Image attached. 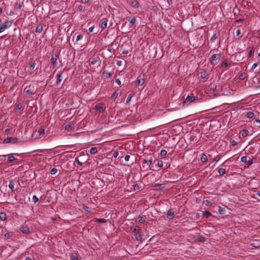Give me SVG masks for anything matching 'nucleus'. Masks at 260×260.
<instances>
[{"instance_id": "nucleus-1", "label": "nucleus", "mask_w": 260, "mask_h": 260, "mask_svg": "<svg viewBox=\"0 0 260 260\" xmlns=\"http://www.w3.org/2000/svg\"><path fill=\"white\" fill-rule=\"evenodd\" d=\"M36 89L35 86L32 85L27 86L24 89V92L25 93L27 96H30L33 93L36 92Z\"/></svg>"}, {"instance_id": "nucleus-2", "label": "nucleus", "mask_w": 260, "mask_h": 260, "mask_svg": "<svg viewBox=\"0 0 260 260\" xmlns=\"http://www.w3.org/2000/svg\"><path fill=\"white\" fill-rule=\"evenodd\" d=\"M221 57L220 54H213L210 58V63L213 66L216 65L219 62Z\"/></svg>"}, {"instance_id": "nucleus-3", "label": "nucleus", "mask_w": 260, "mask_h": 260, "mask_svg": "<svg viewBox=\"0 0 260 260\" xmlns=\"http://www.w3.org/2000/svg\"><path fill=\"white\" fill-rule=\"evenodd\" d=\"M141 229L140 227L136 226L133 230V232L135 234L136 239L139 241L142 239V236L141 235Z\"/></svg>"}, {"instance_id": "nucleus-4", "label": "nucleus", "mask_w": 260, "mask_h": 260, "mask_svg": "<svg viewBox=\"0 0 260 260\" xmlns=\"http://www.w3.org/2000/svg\"><path fill=\"white\" fill-rule=\"evenodd\" d=\"M18 142L17 138L8 137L4 140V143L5 144H15Z\"/></svg>"}, {"instance_id": "nucleus-5", "label": "nucleus", "mask_w": 260, "mask_h": 260, "mask_svg": "<svg viewBox=\"0 0 260 260\" xmlns=\"http://www.w3.org/2000/svg\"><path fill=\"white\" fill-rule=\"evenodd\" d=\"M196 100L195 96L193 95H188L186 98L185 100L183 102V105H189L192 103Z\"/></svg>"}, {"instance_id": "nucleus-6", "label": "nucleus", "mask_w": 260, "mask_h": 260, "mask_svg": "<svg viewBox=\"0 0 260 260\" xmlns=\"http://www.w3.org/2000/svg\"><path fill=\"white\" fill-rule=\"evenodd\" d=\"M143 161L150 167L152 163V157L150 155H147L143 159Z\"/></svg>"}, {"instance_id": "nucleus-7", "label": "nucleus", "mask_w": 260, "mask_h": 260, "mask_svg": "<svg viewBox=\"0 0 260 260\" xmlns=\"http://www.w3.org/2000/svg\"><path fill=\"white\" fill-rule=\"evenodd\" d=\"M95 109L99 112H102L105 110V107L104 104L100 103L95 106Z\"/></svg>"}, {"instance_id": "nucleus-8", "label": "nucleus", "mask_w": 260, "mask_h": 260, "mask_svg": "<svg viewBox=\"0 0 260 260\" xmlns=\"http://www.w3.org/2000/svg\"><path fill=\"white\" fill-rule=\"evenodd\" d=\"M13 22V20L7 19L5 20V21L4 22V24H2V25L5 29H7L12 25Z\"/></svg>"}, {"instance_id": "nucleus-9", "label": "nucleus", "mask_w": 260, "mask_h": 260, "mask_svg": "<svg viewBox=\"0 0 260 260\" xmlns=\"http://www.w3.org/2000/svg\"><path fill=\"white\" fill-rule=\"evenodd\" d=\"M108 19L107 18H103L101 20V27L102 29H104L107 26Z\"/></svg>"}, {"instance_id": "nucleus-10", "label": "nucleus", "mask_w": 260, "mask_h": 260, "mask_svg": "<svg viewBox=\"0 0 260 260\" xmlns=\"http://www.w3.org/2000/svg\"><path fill=\"white\" fill-rule=\"evenodd\" d=\"M20 231L25 234H29L30 232L29 228L27 225H23L20 227Z\"/></svg>"}, {"instance_id": "nucleus-11", "label": "nucleus", "mask_w": 260, "mask_h": 260, "mask_svg": "<svg viewBox=\"0 0 260 260\" xmlns=\"http://www.w3.org/2000/svg\"><path fill=\"white\" fill-rule=\"evenodd\" d=\"M50 61L53 67H55L57 65V56L56 55H52Z\"/></svg>"}, {"instance_id": "nucleus-12", "label": "nucleus", "mask_w": 260, "mask_h": 260, "mask_svg": "<svg viewBox=\"0 0 260 260\" xmlns=\"http://www.w3.org/2000/svg\"><path fill=\"white\" fill-rule=\"evenodd\" d=\"M144 79L139 77L136 81V86H141L144 83Z\"/></svg>"}, {"instance_id": "nucleus-13", "label": "nucleus", "mask_w": 260, "mask_h": 260, "mask_svg": "<svg viewBox=\"0 0 260 260\" xmlns=\"http://www.w3.org/2000/svg\"><path fill=\"white\" fill-rule=\"evenodd\" d=\"M62 73L63 72L62 71H60L56 75V83L57 84H58L59 83H60L62 81Z\"/></svg>"}, {"instance_id": "nucleus-14", "label": "nucleus", "mask_w": 260, "mask_h": 260, "mask_svg": "<svg viewBox=\"0 0 260 260\" xmlns=\"http://www.w3.org/2000/svg\"><path fill=\"white\" fill-rule=\"evenodd\" d=\"M174 217V212L172 210H169L167 212V218L170 219Z\"/></svg>"}, {"instance_id": "nucleus-15", "label": "nucleus", "mask_w": 260, "mask_h": 260, "mask_svg": "<svg viewBox=\"0 0 260 260\" xmlns=\"http://www.w3.org/2000/svg\"><path fill=\"white\" fill-rule=\"evenodd\" d=\"M43 30V26L41 24L37 25L36 29V31L38 33H41Z\"/></svg>"}, {"instance_id": "nucleus-16", "label": "nucleus", "mask_w": 260, "mask_h": 260, "mask_svg": "<svg viewBox=\"0 0 260 260\" xmlns=\"http://www.w3.org/2000/svg\"><path fill=\"white\" fill-rule=\"evenodd\" d=\"M103 76L106 78H108L111 76V73H110L107 71H105L103 72Z\"/></svg>"}, {"instance_id": "nucleus-17", "label": "nucleus", "mask_w": 260, "mask_h": 260, "mask_svg": "<svg viewBox=\"0 0 260 260\" xmlns=\"http://www.w3.org/2000/svg\"><path fill=\"white\" fill-rule=\"evenodd\" d=\"M200 74L201 78L202 79H206L208 75V73L206 71L201 72Z\"/></svg>"}, {"instance_id": "nucleus-18", "label": "nucleus", "mask_w": 260, "mask_h": 260, "mask_svg": "<svg viewBox=\"0 0 260 260\" xmlns=\"http://www.w3.org/2000/svg\"><path fill=\"white\" fill-rule=\"evenodd\" d=\"M7 219L6 214L4 212L0 213V219L2 220H5Z\"/></svg>"}, {"instance_id": "nucleus-19", "label": "nucleus", "mask_w": 260, "mask_h": 260, "mask_svg": "<svg viewBox=\"0 0 260 260\" xmlns=\"http://www.w3.org/2000/svg\"><path fill=\"white\" fill-rule=\"evenodd\" d=\"M246 116L248 118H252L254 116V113L252 112L248 111L246 112Z\"/></svg>"}, {"instance_id": "nucleus-20", "label": "nucleus", "mask_w": 260, "mask_h": 260, "mask_svg": "<svg viewBox=\"0 0 260 260\" xmlns=\"http://www.w3.org/2000/svg\"><path fill=\"white\" fill-rule=\"evenodd\" d=\"M16 159L15 157L13 156L12 154L9 155L8 157V161L10 162H12Z\"/></svg>"}, {"instance_id": "nucleus-21", "label": "nucleus", "mask_w": 260, "mask_h": 260, "mask_svg": "<svg viewBox=\"0 0 260 260\" xmlns=\"http://www.w3.org/2000/svg\"><path fill=\"white\" fill-rule=\"evenodd\" d=\"M138 219V222L140 223H144L145 222V218L143 216H139Z\"/></svg>"}, {"instance_id": "nucleus-22", "label": "nucleus", "mask_w": 260, "mask_h": 260, "mask_svg": "<svg viewBox=\"0 0 260 260\" xmlns=\"http://www.w3.org/2000/svg\"><path fill=\"white\" fill-rule=\"evenodd\" d=\"M203 214L206 218H209V217H210V216H212L211 213L210 212L208 211H205V212H204Z\"/></svg>"}, {"instance_id": "nucleus-23", "label": "nucleus", "mask_w": 260, "mask_h": 260, "mask_svg": "<svg viewBox=\"0 0 260 260\" xmlns=\"http://www.w3.org/2000/svg\"><path fill=\"white\" fill-rule=\"evenodd\" d=\"M128 21H129V23H130V25L131 26H132L134 25V24L136 22V19L135 17H133V18L131 19L130 18H129L128 19Z\"/></svg>"}, {"instance_id": "nucleus-24", "label": "nucleus", "mask_w": 260, "mask_h": 260, "mask_svg": "<svg viewBox=\"0 0 260 260\" xmlns=\"http://www.w3.org/2000/svg\"><path fill=\"white\" fill-rule=\"evenodd\" d=\"M9 187L12 190V191L14 190V184L12 180H10V183L9 184Z\"/></svg>"}, {"instance_id": "nucleus-25", "label": "nucleus", "mask_w": 260, "mask_h": 260, "mask_svg": "<svg viewBox=\"0 0 260 260\" xmlns=\"http://www.w3.org/2000/svg\"><path fill=\"white\" fill-rule=\"evenodd\" d=\"M98 152L97 148L96 147H92L90 150V153L92 154H94Z\"/></svg>"}, {"instance_id": "nucleus-26", "label": "nucleus", "mask_w": 260, "mask_h": 260, "mask_svg": "<svg viewBox=\"0 0 260 260\" xmlns=\"http://www.w3.org/2000/svg\"><path fill=\"white\" fill-rule=\"evenodd\" d=\"M218 173L219 175L222 176L225 173V170L224 169H219L218 170Z\"/></svg>"}, {"instance_id": "nucleus-27", "label": "nucleus", "mask_w": 260, "mask_h": 260, "mask_svg": "<svg viewBox=\"0 0 260 260\" xmlns=\"http://www.w3.org/2000/svg\"><path fill=\"white\" fill-rule=\"evenodd\" d=\"M207 160V157L205 154H203L201 158V160L202 162H205Z\"/></svg>"}, {"instance_id": "nucleus-28", "label": "nucleus", "mask_w": 260, "mask_h": 260, "mask_svg": "<svg viewBox=\"0 0 260 260\" xmlns=\"http://www.w3.org/2000/svg\"><path fill=\"white\" fill-rule=\"evenodd\" d=\"M73 128V126L70 124L66 125L64 127L65 129L68 130V131L71 130Z\"/></svg>"}, {"instance_id": "nucleus-29", "label": "nucleus", "mask_w": 260, "mask_h": 260, "mask_svg": "<svg viewBox=\"0 0 260 260\" xmlns=\"http://www.w3.org/2000/svg\"><path fill=\"white\" fill-rule=\"evenodd\" d=\"M57 172V169L56 168H53L50 171V173L51 175H54Z\"/></svg>"}, {"instance_id": "nucleus-30", "label": "nucleus", "mask_w": 260, "mask_h": 260, "mask_svg": "<svg viewBox=\"0 0 260 260\" xmlns=\"http://www.w3.org/2000/svg\"><path fill=\"white\" fill-rule=\"evenodd\" d=\"M71 259L72 260H78V256L76 254H71Z\"/></svg>"}, {"instance_id": "nucleus-31", "label": "nucleus", "mask_w": 260, "mask_h": 260, "mask_svg": "<svg viewBox=\"0 0 260 260\" xmlns=\"http://www.w3.org/2000/svg\"><path fill=\"white\" fill-rule=\"evenodd\" d=\"M167 154V151L166 150H161L160 151V155L161 156H165Z\"/></svg>"}, {"instance_id": "nucleus-32", "label": "nucleus", "mask_w": 260, "mask_h": 260, "mask_svg": "<svg viewBox=\"0 0 260 260\" xmlns=\"http://www.w3.org/2000/svg\"><path fill=\"white\" fill-rule=\"evenodd\" d=\"M156 165L159 168H161L163 166V162L161 160H157Z\"/></svg>"}, {"instance_id": "nucleus-33", "label": "nucleus", "mask_w": 260, "mask_h": 260, "mask_svg": "<svg viewBox=\"0 0 260 260\" xmlns=\"http://www.w3.org/2000/svg\"><path fill=\"white\" fill-rule=\"evenodd\" d=\"M249 132L247 130H243L242 135L243 137H246L248 135Z\"/></svg>"}, {"instance_id": "nucleus-34", "label": "nucleus", "mask_w": 260, "mask_h": 260, "mask_svg": "<svg viewBox=\"0 0 260 260\" xmlns=\"http://www.w3.org/2000/svg\"><path fill=\"white\" fill-rule=\"evenodd\" d=\"M133 95H132V94H129V95L128 96V97H127V99H126V103L127 104H128V103H129L130 102V101H131V99H132V97H133Z\"/></svg>"}, {"instance_id": "nucleus-35", "label": "nucleus", "mask_w": 260, "mask_h": 260, "mask_svg": "<svg viewBox=\"0 0 260 260\" xmlns=\"http://www.w3.org/2000/svg\"><path fill=\"white\" fill-rule=\"evenodd\" d=\"M38 132L39 133L40 136L44 135V134H45V131H44V129L43 128H40Z\"/></svg>"}, {"instance_id": "nucleus-36", "label": "nucleus", "mask_w": 260, "mask_h": 260, "mask_svg": "<svg viewBox=\"0 0 260 260\" xmlns=\"http://www.w3.org/2000/svg\"><path fill=\"white\" fill-rule=\"evenodd\" d=\"M38 201H39V199H38V197H37L36 196L34 195V196L32 197V201H33L35 203H37Z\"/></svg>"}, {"instance_id": "nucleus-37", "label": "nucleus", "mask_w": 260, "mask_h": 260, "mask_svg": "<svg viewBox=\"0 0 260 260\" xmlns=\"http://www.w3.org/2000/svg\"><path fill=\"white\" fill-rule=\"evenodd\" d=\"M75 161L77 162V164H78V165H79V166H82V164H83V162H81L79 159H78V157H76L75 158Z\"/></svg>"}, {"instance_id": "nucleus-38", "label": "nucleus", "mask_w": 260, "mask_h": 260, "mask_svg": "<svg viewBox=\"0 0 260 260\" xmlns=\"http://www.w3.org/2000/svg\"><path fill=\"white\" fill-rule=\"evenodd\" d=\"M229 65V63L227 61H224L221 64V67H227Z\"/></svg>"}, {"instance_id": "nucleus-39", "label": "nucleus", "mask_w": 260, "mask_h": 260, "mask_svg": "<svg viewBox=\"0 0 260 260\" xmlns=\"http://www.w3.org/2000/svg\"><path fill=\"white\" fill-rule=\"evenodd\" d=\"M241 161L243 162H246L247 161V156H244L241 157Z\"/></svg>"}, {"instance_id": "nucleus-40", "label": "nucleus", "mask_w": 260, "mask_h": 260, "mask_svg": "<svg viewBox=\"0 0 260 260\" xmlns=\"http://www.w3.org/2000/svg\"><path fill=\"white\" fill-rule=\"evenodd\" d=\"M230 143L232 146H235L237 145V143L236 141H235L234 140H230Z\"/></svg>"}, {"instance_id": "nucleus-41", "label": "nucleus", "mask_w": 260, "mask_h": 260, "mask_svg": "<svg viewBox=\"0 0 260 260\" xmlns=\"http://www.w3.org/2000/svg\"><path fill=\"white\" fill-rule=\"evenodd\" d=\"M216 39H217V36H216V34H213V35L211 37V40L212 42H214Z\"/></svg>"}, {"instance_id": "nucleus-42", "label": "nucleus", "mask_w": 260, "mask_h": 260, "mask_svg": "<svg viewBox=\"0 0 260 260\" xmlns=\"http://www.w3.org/2000/svg\"><path fill=\"white\" fill-rule=\"evenodd\" d=\"M82 38H83L82 35H78V36H77V38H76V41H79V40H81Z\"/></svg>"}, {"instance_id": "nucleus-43", "label": "nucleus", "mask_w": 260, "mask_h": 260, "mask_svg": "<svg viewBox=\"0 0 260 260\" xmlns=\"http://www.w3.org/2000/svg\"><path fill=\"white\" fill-rule=\"evenodd\" d=\"M254 53V50L253 49H251L249 52V53H248V56L250 57L251 56V55H253V54Z\"/></svg>"}, {"instance_id": "nucleus-44", "label": "nucleus", "mask_w": 260, "mask_h": 260, "mask_svg": "<svg viewBox=\"0 0 260 260\" xmlns=\"http://www.w3.org/2000/svg\"><path fill=\"white\" fill-rule=\"evenodd\" d=\"M21 108H22V105H21V104H18V105L16 106V110H20Z\"/></svg>"}, {"instance_id": "nucleus-45", "label": "nucleus", "mask_w": 260, "mask_h": 260, "mask_svg": "<svg viewBox=\"0 0 260 260\" xmlns=\"http://www.w3.org/2000/svg\"><path fill=\"white\" fill-rule=\"evenodd\" d=\"M35 63H31L30 64V67H29L30 69L31 70H34V68H35Z\"/></svg>"}, {"instance_id": "nucleus-46", "label": "nucleus", "mask_w": 260, "mask_h": 260, "mask_svg": "<svg viewBox=\"0 0 260 260\" xmlns=\"http://www.w3.org/2000/svg\"><path fill=\"white\" fill-rule=\"evenodd\" d=\"M257 66H258L257 63H254L251 67V70H253L256 67H257Z\"/></svg>"}, {"instance_id": "nucleus-47", "label": "nucleus", "mask_w": 260, "mask_h": 260, "mask_svg": "<svg viewBox=\"0 0 260 260\" xmlns=\"http://www.w3.org/2000/svg\"><path fill=\"white\" fill-rule=\"evenodd\" d=\"M199 240L200 242H204V241H205V239L204 237L201 236V237H200Z\"/></svg>"}, {"instance_id": "nucleus-48", "label": "nucleus", "mask_w": 260, "mask_h": 260, "mask_svg": "<svg viewBox=\"0 0 260 260\" xmlns=\"http://www.w3.org/2000/svg\"><path fill=\"white\" fill-rule=\"evenodd\" d=\"M98 60L96 59H94L92 61H91V64H96V63H98Z\"/></svg>"}, {"instance_id": "nucleus-49", "label": "nucleus", "mask_w": 260, "mask_h": 260, "mask_svg": "<svg viewBox=\"0 0 260 260\" xmlns=\"http://www.w3.org/2000/svg\"><path fill=\"white\" fill-rule=\"evenodd\" d=\"M97 221L100 223H103L105 222V220L104 219H97Z\"/></svg>"}, {"instance_id": "nucleus-50", "label": "nucleus", "mask_w": 260, "mask_h": 260, "mask_svg": "<svg viewBox=\"0 0 260 260\" xmlns=\"http://www.w3.org/2000/svg\"><path fill=\"white\" fill-rule=\"evenodd\" d=\"M118 152H116V151L114 152L113 154V156L115 158L117 157L118 156Z\"/></svg>"}, {"instance_id": "nucleus-51", "label": "nucleus", "mask_w": 260, "mask_h": 260, "mask_svg": "<svg viewBox=\"0 0 260 260\" xmlns=\"http://www.w3.org/2000/svg\"><path fill=\"white\" fill-rule=\"evenodd\" d=\"M4 236H5L6 239H9L10 237V234L8 233L5 234Z\"/></svg>"}, {"instance_id": "nucleus-52", "label": "nucleus", "mask_w": 260, "mask_h": 260, "mask_svg": "<svg viewBox=\"0 0 260 260\" xmlns=\"http://www.w3.org/2000/svg\"><path fill=\"white\" fill-rule=\"evenodd\" d=\"M78 9L79 11H83L84 9V8H83V6H82V5H79V7H78Z\"/></svg>"}, {"instance_id": "nucleus-53", "label": "nucleus", "mask_w": 260, "mask_h": 260, "mask_svg": "<svg viewBox=\"0 0 260 260\" xmlns=\"http://www.w3.org/2000/svg\"><path fill=\"white\" fill-rule=\"evenodd\" d=\"M130 158V156L129 155H126L125 157H124V160L126 161H128L129 160Z\"/></svg>"}, {"instance_id": "nucleus-54", "label": "nucleus", "mask_w": 260, "mask_h": 260, "mask_svg": "<svg viewBox=\"0 0 260 260\" xmlns=\"http://www.w3.org/2000/svg\"><path fill=\"white\" fill-rule=\"evenodd\" d=\"M6 29L4 27V26L2 25L0 26V33L4 31Z\"/></svg>"}, {"instance_id": "nucleus-55", "label": "nucleus", "mask_w": 260, "mask_h": 260, "mask_svg": "<svg viewBox=\"0 0 260 260\" xmlns=\"http://www.w3.org/2000/svg\"><path fill=\"white\" fill-rule=\"evenodd\" d=\"M115 82L118 84V85H120L121 84V82H120V80L119 79H116L115 80Z\"/></svg>"}, {"instance_id": "nucleus-56", "label": "nucleus", "mask_w": 260, "mask_h": 260, "mask_svg": "<svg viewBox=\"0 0 260 260\" xmlns=\"http://www.w3.org/2000/svg\"><path fill=\"white\" fill-rule=\"evenodd\" d=\"M118 96V93L116 92H114L112 95L113 98H117Z\"/></svg>"}, {"instance_id": "nucleus-57", "label": "nucleus", "mask_w": 260, "mask_h": 260, "mask_svg": "<svg viewBox=\"0 0 260 260\" xmlns=\"http://www.w3.org/2000/svg\"><path fill=\"white\" fill-rule=\"evenodd\" d=\"M122 53L123 54H127L128 53V51L127 50H123L122 51Z\"/></svg>"}, {"instance_id": "nucleus-58", "label": "nucleus", "mask_w": 260, "mask_h": 260, "mask_svg": "<svg viewBox=\"0 0 260 260\" xmlns=\"http://www.w3.org/2000/svg\"><path fill=\"white\" fill-rule=\"evenodd\" d=\"M247 164H248V166H250L252 164L253 162H252V160H249L248 161H247Z\"/></svg>"}, {"instance_id": "nucleus-59", "label": "nucleus", "mask_w": 260, "mask_h": 260, "mask_svg": "<svg viewBox=\"0 0 260 260\" xmlns=\"http://www.w3.org/2000/svg\"><path fill=\"white\" fill-rule=\"evenodd\" d=\"M10 129L9 128H7L5 129V133L6 134H8L9 133H10Z\"/></svg>"}, {"instance_id": "nucleus-60", "label": "nucleus", "mask_w": 260, "mask_h": 260, "mask_svg": "<svg viewBox=\"0 0 260 260\" xmlns=\"http://www.w3.org/2000/svg\"><path fill=\"white\" fill-rule=\"evenodd\" d=\"M250 245L255 248H258L259 247V246H255L254 243L251 244Z\"/></svg>"}, {"instance_id": "nucleus-61", "label": "nucleus", "mask_w": 260, "mask_h": 260, "mask_svg": "<svg viewBox=\"0 0 260 260\" xmlns=\"http://www.w3.org/2000/svg\"><path fill=\"white\" fill-rule=\"evenodd\" d=\"M240 33H241V30H240V29H237V31H236V34H237V36H239V35L240 34Z\"/></svg>"}, {"instance_id": "nucleus-62", "label": "nucleus", "mask_w": 260, "mask_h": 260, "mask_svg": "<svg viewBox=\"0 0 260 260\" xmlns=\"http://www.w3.org/2000/svg\"><path fill=\"white\" fill-rule=\"evenodd\" d=\"M93 28H94V26H92L89 27V31L90 32H92L93 29Z\"/></svg>"}, {"instance_id": "nucleus-63", "label": "nucleus", "mask_w": 260, "mask_h": 260, "mask_svg": "<svg viewBox=\"0 0 260 260\" xmlns=\"http://www.w3.org/2000/svg\"><path fill=\"white\" fill-rule=\"evenodd\" d=\"M83 209H84L85 211H88V209H89V208H88V207H87V206H85V207L83 208Z\"/></svg>"}, {"instance_id": "nucleus-64", "label": "nucleus", "mask_w": 260, "mask_h": 260, "mask_svg": "<svg viewBox=\"0 0 260 260\" xmlns=\"http://www.w3.org/2000/svg\"><path fill=\"white\" fill-rule=\"evenodd\" d=\"M25 259L26 260H32L30 257H26Z\"/></svg>"}]
</instances>
